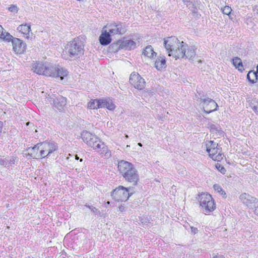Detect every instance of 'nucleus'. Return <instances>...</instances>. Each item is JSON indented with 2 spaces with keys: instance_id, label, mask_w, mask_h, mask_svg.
<instances>
[{
  "instance_id": "obj_12",
  "label": "nucleus",
  "mask_w": 258,
  "mask_h": 258,
  "mask_svg": "<svg viewBox=\"0 0 258 258\" xmlns=\"http://www.w3.org/2000/svg\"><path fill=\"white\" fill-rule=\"evenodd\" d=\"M204 111L207 113L217 110L218 107L217 103L211 98L203 99L201 102Z\"/></svg>"
},
{
  "instance_id": "obj_19",
  "label": "nucleus",
  "mask_w": 258,
  "mask_h": 258,
  "mask_svg": "<svg viewBox=\"0 0 258 258\" xmlns=\"http://www.w3.org/2000/svg\"><path fill=\"white\" fill-rule=\"evenodd\" d=\"M154 67L159 71L164 69L166 67V61L164 57H158L154 63Z\"/></svg>"
},
{
  "instance_id": "obj_13",
  "label": "nucleus",
  "mask_w": 258,
  "mask_h": 258,
  "mask_svg": "<svg viewBox=\"0 0 258 258\" xmlns=\"http://www.w3.org/2000/svg\"><path fill=\"white\" fill-rule=\"evenodd\" d=\"M164 43L165 47L169 54V51H171V50L175 49L178 45V44H180L181 42L176 37L171 36L164 39Z\"/></svg>"
},
{
  "instance_id": "obj_27",
  "label": "nucleus",
  "mask_w": 258,
  "mask_h": 258,
  "mask_svg": "<svg viewBox=\"0 0 258 258\" xmlns=\"http://www.w3.org/2000/svg\"><path fill=\"white\" fill-rule=\"evenodd\" d=\"M60 100H61V102L60 103L58 102V100L57 99L56 101H54V105L59 110H61L63 109V106L66 104V100L65 98L63 97H61L60 98Z\"/></svg>"
},
{
  "instance_id": "obj_9",
  "label": "nucleus",
  "mask_w": 258,
  "mask_h": 258,
  "mask_svg": "<svg viewBox=\"0 0 258 258\" xmlns=\"http://www.w3.org/2000/svg\"><path fill=\"white\" fill-rule=\"evenodd\" d=\"M82 140L88 146L91 147L94 149L96 148V146L100 141L94 135L92 134L88 131H83L81 134Z\"/></svg>"
},
{
  "instance_id": "obj_24",
  "label": "nucleus",
  "mask_w": 258,
  "mask_h": 258,
  "mask_svg": "<svg viewBox=\"0 0 258 258\" xmlns=\"http://www.w3.org/2000/svg\"><path fill=\"white\" fill-rule=\"evenodd\" d=\"M102 108L106 107L110 110H113L114 109L115 106L111 100L109 99H102Z\"/></svg>"
},
{
  "instance_id": "obj_28",
  "label": "nucleus",
  "mask_w": 258,
  "mask_h": 258,
  "mask_svg": "<svg viewBox=\"0 0 258 258\" xmlns=\"http://www.w3.org/2000/svg\"><path fill=\"white\" fill-rule=\"evenodd\" d=\"M196 56V52L195 49L191 47L187 49V52H185L184 56L189 59H193Z\"/></svg>"
},
{
  "instance_id": "obj_41",
  "label": "nucleus",
  "mask_w": 258,
  "mask_h": 258,
  "mask_svg": "<svg viewBox=\"0 0 258 258\" xmlns=\"http://www.w3.org/2000/svg\"><path fill=\"white\" fill-rule=\"evenodd\" d=\"M138 145L139 146H140V147H142V144L141 143H139L138 144Z\"/></svg>"
},
{
  "instance_id": "obj_10",
  "label": "nucleus",
  "mask_w": 258,
  "mask_h": 258,
  "mask_svg": "<svg viewBox=\"0 0 258 258\" xmlns=\"http://www.w3.org/2000/svg\"><path fill=\"white\" fill-rule=\"evenodd\" d=\"M187 47L186 44L182 41L180 44H178V45L175 49L171 50V51H169L168 54L169 56H172L175 59L183 58L185 55Z\"/></svg>"
},
{
  "instance_id": "obj_40",
  "label": "nucleus",
  "mask_w": 258,
  "mask_h": 258,
  "mask_svg": "<svg viewBox=\"0 0 258 258\" xmlns=\"http://www.w3.org/2000/svg\"><path fill=\"white\" fill-rule=\"evenodd\" d=\"M221 168L219 170H220L221 172H223V171H225V168H224V167H221Z\"/></svg>"
},
{
  "instance_id": "obj_42",
  "label": "nucleus",
  "mask_w": 258,
  "mask_h": 258,
  "mask_svg": "<svg viewBox=\"0 0 258 258\" xmlns=\"http://www.w3.org/2000/svg\"><path fill=\"white\" fill-rule=\"evenodd\" d=\"M75 157H76V159H77V160L79 159V157H78L77 155H76Z\"/></svg>"
},
{
  "instance_id": "obj_25",
  "label": "nucleus",
  "mask_w": 258,
  "mask_h": 258,
  "mask_svg": "<svg viewBox=\"0 0 258 258\" xmlns=\"http://www.w3.org/2000/svg\"><path fill=\"white\" fill-rule=\"evenodd\" d=\"M4 28L0 25V38L8 41H11L12 36L9 33L4 32Z\"/></svg>"
},
{
  "instance_id": "obj_30",
  "label": "nucleus",
  "mask_w": 258,
  "mask_h": 258,
  "mask_svg": "<svg viewBox=\"0 0 258 258\" xmlns=\"http://www.w3.org/2000/svg\"><path fill=\"white\" fill-rule=\"evenodd\" d=\"M213 188L215 191L221 195L224 196L226 195L225 192L223 190L222 188L219 184H216L213 185Z\"/></svg>"
},
{
  "instance_id": "obj_45",
  "label": "nucleus",
  "mask_w": 258,
  "mask_h": 258,
  "mask_svg": "<svg viewBox=\"0 0 258 258\" xmlns=\"http://www.w3.org/2000/svg\"><path fill=\"white\" fill-rule=\"evenodd\" d=\"M218 133H219V134H222L221 132H220V131H219V132H218Z\"/></svg>"
},
{
  "instance_id": "obj_39",
  "label": "nucleus",
  "mask_w": 258,
  "mask_h": 258,
  "mask_svg": "<svg viewBox=\"0 0 258 258\" xmlns=\"http://www.w3.org/2000/svg\"><path fill=\"white\" fill-rule=\"evenodd\" d=\"M3 126V122L0 121V133L2 132Z\"/></svg>"
},
{
  "instance_id": "obj_15",
  "label": "nucleus",
  "mask_w": 258,
  "mask_h": 258,
  "mask_svg": "<svg viewBox=\"0 0 258 258\" xmlns=\"http://www.w3.org/2000/svg\"><path fill=\"white\" fill-rule=\"evenodd\" d=\"M119 47L121 49L127 50L134 49L136 47V42L133 40L124 39L118 42Z\"/></svg>"
},
{
  "instance_id": "obj_35",
  "label": "nucleus",
  "mask_w": 258,
  "mask_h": 258,
  "mask_svg": "<svg viewBox=\"0 0 258 258\" xmlns=\"http://www.w3.org/2000/svg\"><path fill=\"white\" fill-rule=\"evenodd\" d=\"M88 207L89 208V209L92 211H93L94 213H97L98 212H99V211L97 209H96V208L95 207H91V206H88Z\"/></svg>"
},
{
  "instance_id": "obj_1",
  "label": "nucleus",
  "mask_w": 258,
  "mask_h": 258,
  "mask_svg": "<svg viewBox=\"0 0 258 258\" xmlns=\"http://www.w3.org/2000/svg\"><path fill=\"white\" fill-rule=\"evenodd\" d=\"M32 70L38 75L60 79L61 81L67 78L69 73L66 69L48 62H35L32 65Z\"/></svg>"
},
{
  "instance_id": "obj_26",
  "label": "nucleus",
  "mask_w": 258,
  "mask_h": 258,
  "mask_svg": "<svg viewBox=\"0 0 258 258\" xmlns=\"http://www.w3.org/2000/svg\"><path fill=\"white\" fill-rule=\"evenodd\" d=\"M233 64L236 68L240 71H242L243 70L242 61L240 58L238 57H235L232 60Z\"/></svg>"
},
{
  "instance_id": "obj_23",
  "label": "nucleus",
  "mask_w": 258,
  "mask_h": 258,
  "mask_svg": "<svg viewBox=\"0 0 258 258\" xmlns=\"http://www.w3.org/2000/svg\"><path fill=\"white\" fill-rule=\"evenodd\" d=\"M17 30L24 34L26 38H28L31 31L30 25L28 24L21 25L19 26Z\"/></svg>"
},
{
  "instance_id": "obj_2",
  "label": "nucleus",
  "mask_w": 258,
  "mask_h": 258,
  "mask_svg": "<svg viewBox=\"0 0 258 258\" xmlns=\"http://www.w3.org/2000/svg\"><path fill=\"white\" fill-rule=\"evenodd\" d=\"M118 171L125 180L133 185L137 184L139 180V176L137 169L130 162L121 160L118 163Z\"/></svg>"
},
{
  "instance_id": "obj_29",
  "label": "nucleus",
  "mask_w": 258,
  "mask_h": 258,
  "mask_svg": "<svg viewBox=\"0 0 258 258\" xmlns=\"http://www.w3.org/2000/svg\"><path fill=\"white\" fill-rule=\"evenodd\" d=\"M249 105L252 109L256 113H258V100L255 99H252Z\"/></svg>"
},
{
  "instance_id": "obj_3",
  "label": "nucleus",
  "mask_w": 258,
  "mask_h": 258,
  "mask_svg": "<svg viewBox=\"0 0 258 258\" xmlns=\"http://www.w3.org/2000/svg\"><path fill=\"white\" fill-rule=\"evenodd\" d=\"M66 50L70 56L80 57L84 54L83 43L79 38H76L67 44Z\"/></svg>"
},
{
  "instance_id": "obj_34",
  "label": "nucleus",
  "mask_w": 258,
  "mask_h": 258,
  "mask_svg": "<svg viewBox=\"0 0 258 258\" xmlns=\"http://www.w3.org/2000/svg\"><path fill=\"white\" fill-rule=\"evenodd\" d=\"M7 164V160L6 158L3 159L2 158H0V165H5Z\"/></svg>"
},
{
  "instance_id": "obj_22",
  "label": "nucleus",
  "mask_w": 258,
  "mask_h": 258,
  "mask_svg": "<svg viewBox=\"0 0 258 258\" xmlns=\"http://www.w3.org/2000/svg\"><path fill=\"white\" fill-rule=\"evenodd\" d=\"M101 99H91L88 103V108L90 109H97L102 108Z\"/></svg>"
},
{
  "instance_id": "obj_18",
  "label": "nucleus",
  "mask_w": 258,
  "mask_h": 258,
  "mask_svg": "<svg viewBox=\"0 0 258 258\" xmlns=\"http://www.w3.org/2000/svg\"><path fill=\"white\" fill-rule=\"evenodd\" d=\"M111 35L106 29H102V33L99 37V41L102 45H106L111 42Z\"/></svg>"
},
{
  "instance_id": "obj_31",
  "label": "nucleus",
  "mask_w": 258,
  "mask_h": 258,
  "mask_svg": "<svg viewBox=\"0 0 258 258\" xmlns=\"http://www.w3.org/2000/svg\"><path fill=\"white\" fill-rule=\"evenodd\" d=\"M222 11L224 14L229 15L231 13L232 9L229 6H225L222 9Z\"/></svg>"
},
{
  "instance_id": "obj_38",
  "label": "nucleus",
  "mask_w": 258,
  "mask_h": 258,
  "mask_svg": "<svg viewBox=\"0 0 258 258\" xmlns=\"http://www.w3.org/2000/svg\"><path fill=\"white\" fill-rule=\"evenodd\" d=\"M119 210L120 211L122 212L124 210V207L123 206H121L119 207Z\"/></svg>"
},
{
  "instance_id": "obj_43",
  "label": "nucleus",
  "mask_w": 258,
  "mask_h": 258,
  "mask_svg": "<svg viewBox=\"0 0 258 258\" xmlns=\"http://www.w3.org/2000/svg\"><path fill=\"white\" fill-rule=\"evenodd\" d=\"M29 123H30V122H28L26 123L27 125H28Z\"/></svg>"
},
{
  "instance_id": "obj_46",
  "label": "nucleus",
  "mask_w": 258,
  "mask_h": 258,
  "mask_svg": "<svg viewBox=\"0 0 258 258\" xmlns=\"http://www.w3.org/2000/svg\"><path fill=\"white\" fill-rule=\"evenodd\" d=\"M107 204H109V202H107Z\"/></svg>"
},
{
  "instance_id": "obj_21",
  "label": "nucleus",
  "mask_w": 258,
  "mask_h": 258,
  "mask_svg": "<svg viewBox=\"0 0 258 258\" xmlns=\"http://www.w3.org/2000/svg\"><path fill=\"white\" fill-rule=\"evenodd\" d=\"M143 54L145 57L150 59H152L156 56L157 53L154 51L152 46L148 45L144 49L143 51Z\"/></svg>"
},
{
  "instance_id": "obj_36",
  "label": "nucleus",
  "mask_w": 258,
  "mask_h": 258,
  "mask_svg": "<svg viewBox=\"0 0 258 258\" xmlns=\"http://www.w3.org/2000/svg\"><path fill=\"white\" fill-rule=\"evenodd\" d=\"M191 231L194 233H196L198 232V229L194 227H191Z\"/></svg>"
},
{
  "instance_id": "obj_33",
  "label": "nucleus",
  "mask_w": 258,
  "mask_h": 258,
  "mask_svg": "<svg viewBox=\"0 0 258 258\" xmlns=\"http://www.w3.org/2000/svg\"><path fill=\"white\" fill-rule=\"evenodd\" d=\"M9 10L12 12H17L18 11L17 7L15 5H12L9 8Z\"/></svg>"
},
{
  "instance_id": "obj_44",
  "label": "nucleus",
  "mask_w": 258,
  "mask_h": 258,
  "mask_svg": "<svg viewBox=\"0 0 258 258\" xmlns=\"http://www.w3.org/2000/svg\"><path fill=\"white\" fill-rule=\"evenodd\" d=\"M125 138H128V136L127 135H125Z\"/></svg>"
},
{
  "instance_id": "obj_4",
  "label": "nucleus",
  "mask_w": 258,
  "mask_h": 258,
  "mask_svg": "<svg viewBox=\"0 0 258 258\" xmlns=\"http://www.w3.org/2000/svg\"><path fill=\"white\" fill-rule=\"evenodd\" d=\"M205 146L209 156L213 160L220 161L223 159L224 155L221 153V150L218 146V143L213 141H206Z\"/></svg>"
},
{
  "instance_id": "obj_6",
  "label": "nucleus",
  "mask_w": 258,
  "mask_h": 258,
  "mask_svg": "<svg viewBox=\"0 0 258 258\" xmlns=\"http://www.w3.org/2000/svg\"><path fill=\"white\" fill-rule=\"evenodd\" d=\"M103 29H106L112 35L122 34L126 31L125 25L121 22H113L107 24L103 27Z\"/></svg>"
},
{
  "instance_id": "obj_14",
  "label": "nucleus",
  "mask_w": 258,
  "mask_h": 258,
  "mask_svg": "<svg viewBox=\"0 0 258 258\" xmlns=\"http://www.w3.org/2000/svg\"><path fill=\"white\" fill-rule=\"evenodd\" d=\"M239 198L242 203L250 209H253L254 204L257 200L255 198L246 193L242 194Z\"/></svg>"
},
{
  "instance_id": "obj_8",
  "label": "nucleus",
  "mask_w": 258,
  "mask_h": 258,
  "mask_svg": "<svg viewBox=\"0 0 258 258\" xmlns=\"http://www.w3.org/2000/svg\"><path fill=\"white\" fill-rule=\"evenodd\" d=\"M130 83L138 90H142L145 87V80L137 73L133 72L130 75Z\"/></svg>"
},
{
  "instance_id": "obj_20",
  "label": "nucleus",
  "mask_w": 258,
  "mask_h": 258,
  "mask_svg": "<svg viewBox=\"0 0 258 258\" xmlns=\"http://www.w3.org/2000/svg\"><path fill=\"white\" fill-rule=\"evenodd\" d=\"M11 40H12L13 49L17 53H20L23 51L24 49L22 45L24 44L21 42V40L18 38L12 39Z\"/></svg>"
},
{
  "instance_id": "obj_11",
  "label": "nucleus",
  "mask_w": 258,
  "mask_h": 258,
  "mask_svg": "<svg viewBox=\"0 0 258 258\" xmlns=\"http://www.w3.org/2000/svg\"><path fill=\"white\" fill-rule=\"evenodd\" d=\"M40 149L42 158L48 156L57 149V146L55 144L50 142L40 143Z\"/></svg>"
},
{
  "instance_id": "obj_5",
  "label": "nucleus",
  "mask_w": 258,
  "mask_h": 258,
  "mask_svg": "<svg viewBox=\"0 0 258 258\" xmlns=\"http://www.w3.org/2000/svg\"><path fill=\"white\" fill-rule=\"evenodd\" d=\"M199 200L203 210L207 213L212 212L215 209V204L212 196L207 193L199 195Z\"/></svg>"
},
{
  "instance_id": "obj_32",
  "label": "nucleus",
  "mask_w": 258,
  "mask_h": 258,
  "mask_svg": "<svg viewBox=\"0 0 258 258\" xmlns=\"http://www.w3.org/2000/svg\"><path fill=\"white\" fill-rule=\"evenodd\" d=\"M252 209H254V214L258 215V200L254 204Z\"/></svg>"
},
{
  "instance_id": "obj_16",
  "label": "nucleus",
  "mask_w": 258,
  "mask_h": 258,
  "mask_svg": "<svg viewBox=\"0 0 258 258\" xmlns=\"http://www.w3.org/2000/svg\"><path fill=\"white\" fill-rule=\"evenodd\" d=\"M96 147V148L94 150L99 152L102 156H104L106 158H109L111 157V152L108 149L107 146H105L101 141L99 142Z\"/></svg>"
},
{
  "instance_id": "obj_37",
  "label": "nucleus",
  "mask_w": 258,
  "mask_h": 258,
  "mask_svg": "<svg viewBox=\"0 0 258 258\" xmlns=\"http://www.w3.org/2000/svg\"><path fill=\"white\" fill-rule=\"evenodd\" d=\"M210 127H211V130L212 132H214L215 130L217 131V130H216L215 126L214 125H213V124L211 125L210 126Z\"/></svg>"
},
{
  "instance_id": "obj_7",
  "label": "nucleus",
  "mask_w": 258,
  "mask_h": 258,
  "mask_svg": "<svg viewBox=\"0 0 258 258\" xmlns=\"http://www.w3.org/2000/svg\"><path fill=\"white\" fill-rule=\"evenodd\" d=\"M111 196L116 201H125L128 199L130 194L127 188L119 186L112 191Z\"/></svg>"
},
{
  "instance_id": "obj_17",
  "label": "nucleus",
  "mask_w": 258,
  "mask_h": 258,
  "mask_svg": "<svg viewBox=\"0 0 258 258\" xmlns=\"http://www.w3.org/2000/svg\"><path fill=\"white\" fill-rule=\"evenodd\" d=\"M40 143L37 144L33 147L29 148L28 149V154L34 159L42 158L40 152Z\"/></svg>"
}]
</instances>
